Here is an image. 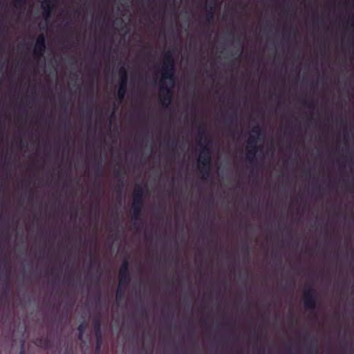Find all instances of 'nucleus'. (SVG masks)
Listing matches in <instances>:
<instances>
[{
    "instance_id": "nucleus-1",
    "label": "nucleus",
    "mask_w": 354,
    "mask_h": 354,
    "mask_svg": "<svg viewBox=\"0 0 354 354\" xmlns=\"http://www.w3.org/2000/svg\"><path fill=\"white\" fill-rule=\"evenodd\" d=\"M173 75L174 60L171 55L167 54L162 66V77L160 81L161 102L165 106L170 103V91L174 84Z\"/></svg>"
},
{
    "instance_id": "nucleus-2",
    "label": "nucleus",
    "mask_w": 354,
    "mask_h": 354,
    "mask_svg": "<svg viewBox=\"0 0 354 354\" xmlns=\"http://www.w3.org/2000/svg\"><path fill=\"white\" fill-rule=\"evenodd\" d=\"M210 155L208 149L204 148L201 151L198 157V168L204 175H208L209 171Z\"/></svg>"
},
{
    "instance_id": "nucleus-3",
    "label": "nucleus",
    "mask_w": 354,
    "mask_h": 354,
    "mask_svg": "<svg viewBox=\"0 0 354 354\" xmlns=\"http://www.w3.org/2000/svg\"><path fill=\"white\" fill-rule=\"evenodd\" d=\"M119 287L117 290V297L119 295V292L123 285H125L129 281V265L127 261L122 263L119 271Z\"/></svg>"
},
{
    "instance_id": "nucleus-4",
    "label": "nucleus",
    "mask_w": 354,
    "mask_h": 354,
    "mask_svg": "<svg viewBox=\"0 0 354 354\" xmlns=\"http://www.w3.org/2000/svg\"><path fill=\"white\" fill-rule=\"evenodd\" d=\"M44 49H45L44 37L43 35H41L37 39L35 46V52L38 55H40L44 51Z\"/></svg>"
},
{
    "instance_id": "nucleus-5",
    "label": "nucleus",
    "mask_w": 354,
    "mask_h": 354,
    "mask_svg": "<svg viewBox=\"0 0 354 354\" xmlns=\"http://www.w3.org/2000/svg\"><path fill=\"white\" fill-rule=\"evenodd\" d=\"M126 82H127V75L124 74L122 77V81L120 85V88L118 90V97L120 100H122L126 91Z\"/></svg>"
},
{
    "instance_id": "nucleus-6",
    "label": "nucleus",
    "mask_w": 354,
    "mask_h": 354,
    "mask_svg": "<svg viewBox=\"0 0 354 354\" xmlns=\"http://www.w3.org/2000/svg\"><path fill=\"white\" fill-rule=\"evenodd\" d=\"M304 304H305L306 307L311 308L314 307L315 302L312 297L306 296V298L304 300Z\"/></svg>"
},
{
    "instance_id": "nucleus-7",
    "label": "nucleus",
    "mask_w": 354,
    "mask_h": 354,
    "mask_svg": "<svg viewBox=\"0 0 354 354\" xmlns=\"http://www.w3.org/2000/svg\"><path fill=\"white\" fill-rule=\"evenodd\" d=\"M50 2L49 1H45L42 3V7L46 10L48 15L50 12Z\"/></svg>"
},
{
    "instance_id": "nucleus-8",
    "label": "nucleus",
    "mask_w": 354,
    "mask_h": 354,
    "mask_svg": "<svg viewBox=\"0 0 354 354\" xmlns=\"http://www.w3.org/2000/svg\"><path fill=\"white\" fill-rule=\"evenodd\" d=\"M141 199V194H138L134 196L133 198V206L136 207L137 204H139Z\"/></svg>"
},
{
    "instance_id": "nucleus-9",
    "label": "nucleus",
    "mask_w": 354,
    "mask_h": 354,
    "mask_svg": "<svg viewBox=\"0 0 354 354\" xmlns=\"http://www.w3.org/2000/svg\"><path fill=\"white\" fill-rule=\"evenodd\" d=\"M86 326L84 325V324H81L80 325L79 328H78V330H79V338L81 339L82 337V335H83V332L85 329Z\"/></svg>"
},
{
    "instance_id": "nucleus-10",
    "label": "nucleus",
    "mask_w": 354,
    "mask_h": 354,
    "mask_svg": "<svg viewBox=\"0 0 354 354\" xmlns=\"http://www.w3.org/2000/svg\"><path fill=\"white\" fill-rule=\"evenodd\" d=\"M248 144H249V145H250V146H251V147H253V146H252V143H251L250 140L249 141ZM254 152H255V146H254Z\"/></svg>"
},
{
    "instance_id": "nucleus-11",
    "label": "nucleus",
    "mask_w": 354,
    "mask_h": 354,
    "mask_svg": "<svg viewBox=\"0 0 354 354\" xmlns=\"http://www.w3.org/2000/svg\"><path fill=\"white\" fill-rule=\"evenodd\" d=\"M17 2H25L26 0H16Z\"/></svg>"
}]
</instances>
